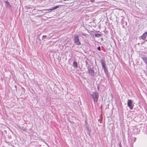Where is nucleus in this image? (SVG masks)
<instances>
[{
    "mask_svg": "<svg viewBox=\"0 0 147 147\" xmlns=\"http://www.w3.org/2000/svg\"><path fill=\"white\" fill-rule=\"evenodd\" d=\"M4 2L5 3V4L7 7L11 8V5H10L9 3L7 1H4Z\"/></svg>",
    "mask_w": 147,
    "mask_h": 147,
    "instance_id": "nucleus-11",
    "label": "nucleus"
},
{
    "mask_svg": "<svg viewBox=\"0 0 147 147\" xmlns=\"http://www.w3.org/2000/svg\"><path fill=\"white\" fill-rule=\"evenodd\" d=\"M103 69L106 76H109V74L108 72V69L107 67L104 69Z\"/></svg>",
    "mask_w": 147,
    "mask_h": 147,
    "instance_id": "nucleus-10",
    "label": "nucleus"
},
{
    "mask_svg": "<svg viewBox=\"0 0 147 147\" xmlns=\"http://www.w3.org/2000/svg\"><path fill=\"white\" fill-rule=\"evenodd\" d=\"M121 22H122L124 20V19L123 18H122L121 20Z\"/></svg>",
    "mask_w": 147,
    "mask_h": 147,
    "instance_id": "nucleus-23",
    "label": "nucleus"
},
{
    "mask_svg": "<svg viewBox=\"0 0 147 147\" xmlns=\"http://www.w3.org/2000/svg\"><path fill=\"white\" fill-rule=\"evenodd\" d=\"M19 128L24 131H26L27 130L26 128L23 126L19 127Z\"/></svg>",
    "mask_w": 147,
    "mask_h": 147,
    "instance_id": "nucleus-13",
    "label": "nucleus"
},
{
    "mask_svg": "<svg viewBox=\"0 0 147 147\" xmlns=\"http://www.w3.org/2000/svg\"><path fill=\"white\" fill-rule=\"evenodd\" d=\"M142 58L146 64H147V57H143Z\"/></svg>",
    "mask_w": 147,
    "mask_h": 147,
    "instance_id": "nucleus-16",
    "label": "nucleus"
},
{
    "mask_svg": "<svg viewBox=\"0 0 147 147\" xmlns=\"http://www.w3.org/2000/svg\"><path fill=\"white\" fill-rule=\"evenodd\" d=\"M147 37V32H146L144 33L142 36H140L139 38L140 40L142 39L143 40H145Z\"/></svg>",
    "mask_w": 147,
    "mask_h": 147,
    "instance_id": "nucleus-4",
    "label": "nucleus"
},
{
    "mask_svg": "<svg viewBox=\"0 0 147 147\" xmlns=\"http://www.w3.org/2000/svg\"><path fill=\"white\" fill-rule=\"evenodd\" d=\"M47 36L46 35H43L42 36V39L43 40L44 38H46Z\"/></svg>",
    "mask_w": 147,
    "mask_h": 147,
    "instance_id": "nucleus-18",
    "label": "nucleus"
},
{
    "mask_svg": "<svg viewBox=\"0 0 147 147\" xmlns=\"http://www.w3.org/2000/svg\"><path fill=\"white\" fill-rule=\"evenodd\" d=\"M97 88L98 90L99 91V86L98 85L97 86Z\"/></svg>",
    "mask_w": 147,
    "mask_h": 147,
    "instance_id": "nucleus-21",
    "label": "nucleus"
},
{
    "mask_svg": "<svg viewBox=\"0 0 147 147\" xmlns=\"http://www.w3.org/2000/svg\"><path fill=\"white\" fill-rule=\"evenodd\" d=\"M97 49H98V51H100V50H101V48H100V46L98 47H97Z\"/></svg>",
    "mask_w": 147,
    "mask_h": 147,
    "instance_id": "nucleus-19",
    "label": "nucleus"
},
{
    "mask_svg": "<svg viewBox=\"0 0 147 147\" xmlns=\"http://www.w3.org/2000/svg\"><path fill=\"white\" fill-rule=\"evenodd\" d=\"M95 36L97 38H99L102 36V35L101 34H98V33H95Z\"/></svg>",
    "mask_w": 147,
    "mask_h": 147,
    "instance_id": "nucleus-15",
    "label": "nucleus"
},
{
    "mask_svg": "<svg viewBox=\"0 0 147 147\" xmlns=\"http://www.w3.org/2000/svg\"><path fill=\"white\" fill-rule=\"evenodd\" d=\"M119 147H122V146H120Z\"/></svg>",
    "mask_w": 147,
    "mask_h": 147,
    "instance_id": "nucleus-27",
    "label": "nucleus"
},
{
    "mask_svg": "<svg viewBox=\"0 0 147 147\" xmlns=\"http://www.w3.org/2000/svg\"><path fill=\"white\" fill-rule=\"evenodd\" d=\"M90 96L92 97L94 102V103L95 102H97L99 97L98 93L96 91H95L92 94H90Z\"/></svg>",
    "mask_w": 147,
    "mask_h": 147,
    "instance_id": "nucleus-1",
    "label": "nucleus"
},
{
    "mask_svg": "<svg viewBox=\"0 0 147 147\" xmlns=\"http://www.w3.org/2000/svg\"><path fill=\"white\" fill-rule=\"evenodd\" d=\"M73 40L74 43L77 45H80L81 43L80 42L79 36L78 35H75L73 37Z\"/></svg>",
    "mask_w": 147,
    "mask_h": 147,
    "instance_id": "nucleus-2",
    "label": "nucleus"
},
{
    "mask_svg": "<svg viewBox=\"0 0 147 147\" xmlns=\"http://www.w3.org/2000/svg\"><path fill=\"white\" fill-rule=\"evenodd\" d=\"M45 143L46 144V145L48 147H50L49 145L46 142H45Z\"/></svg>",
    "mask_w": 147,
    "mask_h": 147,
    "instance_id": "nucleus-22",
    "label": "nucleus"
},
{
    "mask_svg": "<svg viewBox=\"0 0 147 147\" xmlns=\"http://www.w3.org/2000/svg\"><path fill=\"white\" fill-rule=\"evenodd\" d=\"M127 106L131 110L133 109L134 105L132 104V100H128Z\"/></svg>",
    "mask_w": 147,
    "mask_h": 147,
    "instance_id": "nucleus-3",
    "label": "nucleus"
},
{
    "mask_svg": "<svg viewBox=\"0 0 147 147\" xmlns=\"http://www.w3.org/2000/svg\"><path fill=\"white\" fill-rule=\"evenodd\" d=\"M88 73L90 76H94L96 74L93 69H92V70L88 71Z\"/></svg>",
    "mask_w": 147,
    "mask_h": 147,
    "instance_id": "nucleus-6",
    "label": "nucleus"
},
{
    "mask_svg": "<svg viewBox=\"0 0 147 147\" xmlns=\"http://www.w3.org/2000/svg\"><path fill=\"white\" fill-rule=\"evenodd\" d=\"M15 87L16 88V86H15Z\"/></svg>",
    "mask_w": 147,
    "mask_h": 147,
    "instance_id": "nucleus-26",
    "label": "nucleus"
},
{
    "mask_svg": "<svg viewBox=\"0 0 147 147\" xmlns=\"http://www.w3.org/2000/svg\"><path fill=\"white\" fill-rule=\"evenodd\" d=\"M101 65H102V67L103 69H104L105 68H106L107 67H106L105 64V61L103 59H102L101 60Z\"/></svg>",
    "mask_w": 147,
    "mask_h": 147,
    "instance_id": "nucleus-7",
    "label": "nucleus"
},
{
    "mask_svg": "<svg viewBox=\"0 0 147 147\" xmlns=\"http://www.w3.org/2000/svg\"><path fill=\"white\" fill-rule=\"evenodd\" d=\"M118 145L119 146V147L120 146H122L121 145V142H120L118 144Z\"/></svg>",
    "mask_w": 147,
    "mask_h": 147,
    "instance_id": "nucleus-20",
    "label": "nucleus"
},
{
    "mask_svg": "<svg viewBox=\"0 0 147 147\" xmlns=\"http://www.w3.org/2000/svg\"><path fill=\"white\" fill-rule=\"evenodd\" d=\"M111 96L112 97H113V96L112 94H111Z\"/></svg>",
    "mask_w": 147,
    "mask_h": 147,
    "instance_id": "nucleus-25",
    "label": "nucleus"
},
{
    "mask_svg": "<svg viewBox=\"0 0 147 147\" xmlns=\"http://www.w3.org/2000/svg\"><path fill=\"white\" fill-rule=\"evenodd\" d=\"M91 65H88V66L87 67V69L88 70V71H90V70H91L92 69H93V67L92 66V67H91Z\"/></svg>",
    "mask_w": 147,
    "mask_h": 147,
    "instance_id": "nucleus-12",
    "label": "nucleus"
},
{
    "mask_svg": "<svg viewBox=\"0 0 147 147\" xmlns=\"http://www.w3.org/2000/svg\"><path fill=\"white\" fill-rule=\"evenodd\" d=\"M59 5H56L55 7H53L51 8L48 9V10H50L51 11H53L54 10L56 9L59 7Z\"/></svg>",
    "mask_w": 147,
    "mask_h": 147,
    "instance_id": "nucleus-8",
    "label": "nucleus"
},
{
    "mask_svg": "<svg viewBox=\"0 0 147 147\" xmlns=\"http://www.w3.org/2000/svg\"><path fill=\"white\" fill-rule=\"evenodd\" d=\"M36 42L37 45L38 46L40 45L41 43V40L39 38V36L37 37L36 40Z\"/></svg>",
    "mask_w": 147,
    "mask_h": 147,
    "instance_id": "nucleus-5",
    "label": "nucleus"
},
{
    "mask_svg": "<svg viewBox=\"0 0 147 147\" xmlns=\"http://www.w3.org/2000/svg\"><path fill=\"white\" fill-rule=\"evenodd\" d=\"M86 131H87V134L90 136L91 131V129H89L88 127H87L86 128Z\"/></svg>",
    "mask_w": 147,
    "mask_h": 147,
    "instance_id": "nucleus-14",
    "label": "nucleus"
},
{
    "mask_svg": "<svg viewBox=\"0 0 147 147\" xmlns=\"http://www.w3.org/2000/svg\"><path fill=\"white\" fill-rule=\"evenodd\" d=\"M85 63H86V66L87 67L88 66V62L87 61H85Z\"/></svg>",
    "mask_w": 147,
    "mask_h": 147,
    "instance_id": "nucleus-17",
    "label": "nucleus"
},
{
    "mask_svg": "<svg viewBox=\"0 0 147 147\" xmlns=\"http://www.w3.org/2000/svg\"><path fill=\"white\" fill-rule=\"evenodd\" d=\"M91 1L92 2H93L94 1V0H91Z\"/></svg>",
    "mask_w": 147,
    "mask_h": 147,
    "instance_id": "nucleus-24",
    "label": "nucleus"
},
{
    "mask_svg": "<svg viewBox=\"0 0 147 147\" xmlns=\"http://www.w3.org/2000/svg\"><path fill=\"white\" fill-rule=\"evenodd\" d=\"M72 65L75 68L77 69L78 67V64L77 63L76 61H74Z\"/></svg>",
    "mask_w": 147,
    "mask_h": 147,
    "instance_id": "nucleus-9",
    "label": "nucleus"
},
{
    "mask_svg": "<svg viewBox=\"0 0 147 147\" xmlns=\"http://www.w3.org/2000/svg\"><path fill=\"white\" fill-rule=\"evenodd\" d=\"M25 147H27V146H25Z\"/></svg>",
    "mask_w": 147,
    "mask_h": 147,
    "instance_id": "nucleus-28",
    "label": "nucleus"
}]
</instances>
